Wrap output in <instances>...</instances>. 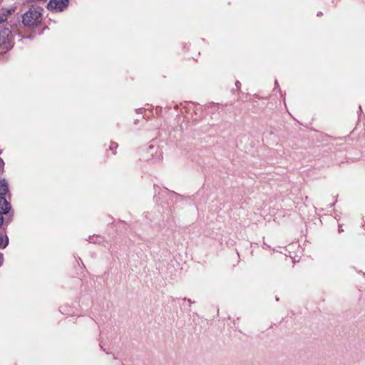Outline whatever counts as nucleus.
<instances>
[{
	"instance_id": "nucleus-5",
	"label": "nucleus",
	"mask_w": 365,
	"mask_h": 365,
	"mask_svg": "<svg viewBox=\"0 0 365 365\" xmlns=\"http://www.w3.org/2000/svg\"><path fill=\"white\" fill-rule=\"evenodd\" d=\"M14 11L13 9H9L2 8L0 9V24L5 22L7 20L9 15L11 14Z\"/></svg>"
},
{
	"instance_id": "nucleus-7",
	"label": "nucleus",
	"mask_w": 365,
	"mask_h": 365,
	"mask_svg": "<svg viewBox=\"0 0 365 365\" xmlns=\"http://www.w3.org/2000/svg\"><path fill=\"white\" fill-rule=\"evenodd\" d=\"M118 147V145L117 143L111 141L109 145V150L112 151L113 155H115Z\"/></svg>"
},
{
	"instance_id": "nucleus-2",
	"label": "nucleus",
	"mask_w": 365,
	"mask_h": 365,
	"mask_svg": "<svg viewBox=\"0 0 365 365\" xmlns=\"http://www.w3.org/2000/svg\"><path fill=\"white\" fill-rule=\"evenodd\" d=\"M11 31L7 28L0 31V50L6 51L11 48Z\"/></svg>"
},
{
	"instance_id": "nucleus-8",
	"label": "nucleus",
	"mask_w": 365,
	"mask_h": 365,
	"mask_svg": "<svg viewBox=\"0 0 365 365\" xmlns=\"http://www.w3.org/2000/svg\"><path fill=\"white\" fill-rule=\"evenodd\" d=\"M8 238H6V242L4 244V237L0 235V248H5L8 245Z\"/></svg>"
},
{
	"instance_id": "nucleus-13",
	"label": "nucleus",
	"mask_w": 365,
	"mask_h": 365,
	"mask_svg": "<svg viewBox=\"0 0 365 365\" xmlns=\"http://www.w3.org/2000/svg\"><path fill=\"white\" fill-rule=\"evenodd\" d=\"M1 153V150H0V154Z\"/></svg>"
},
{
	"instance_id": "nucleus-1",
	"label": "nucleus",
	"mask_w": 365,
	"mask_h": 365,
	"mask_svg": "<svg viewBox=\"0 0 365 365\" xmlns=\"http://www.w3.org/2000/svg\"><path fill=\"white\" fill-rule=\"evenodd\" d=\"M43 9L37 6H31L22 16V23L26 27L36 28L41 25L42 21Z\"/></svg>"
},
{
	"instance_id": "nucleus-9",
	"label": "nucleus",
	"mask_w": 365,
	"mask_h": 365,
	"mask_svg": "<svg viewBox=\"0 0 365 365\" xmlns=\"http://www.w3.org/2000/svg\"><path fill=\"white\" fill-rule=\"evenodd\" d=\"M3 262H4V257H3L2 254H0V267L1 266Z\"/></svg>"
},
{
	"instance_id": "nucleus-11",
	"label": "nucleus",
	"mask_w": 365,
	"mask_h": 365,
	"mask_svg": "<svg viewBox=\"0 0 365 365\" xmlns=\"http://www.w3.org/2000/svg\"><path fill=\"white\" fill-rule=\"evenodd\" d=\"M4 163L1 158H0V168H1L4 165Z\"/></svg>"
},
{
	"instance_id": "nucleus-4",
	"label": "nucleus",
	"mask_w": 365,
	"mask_h": 365,
	"mask_svg": "<svg viewBox=\"0 0 365 365\" xmlns=\"http://www.w3.org/2000/svg\"><path fill=\"white\" fill-rule=\"evenodd\" d=\"M11 206L3 196H0V214H7Z\"/></svg>"
},
{
	"instance_id": "nucleus-6",
	"label": "nucleus",
	"mask_w": 365,
	"mask_h": 365,
	"mask_svg": "<svg viewBox=\"0 0 365 365\" xmlns=\"http://www.w3.org/2000/svg\"><path fill=\"white\" fill-rule=\"evenodd\" d=\"M9 190L7 182L4 180H0V195H4Z\"/></svg>"
},
{
	"instance_id": "nucleus-3",
	"label": "nucleus",
	"mask_w": 365,
	"mask_h": 365,
	"mask_svg": "<svg viewBox=\"0 0 365 365\" xmlns=\"http://www.w3.org/2000/svg\"><path fill=\"white\" fill-rule=\"evenodd\" d=\"M70 0H50L48 3V9L53 11H63L65 10Z\"/></svg>"
},
{
	"instance_id": "nucleus-12",
	"label": "nucleus",
	"mask_w": 365,
	"mask_h": 365,
	"mask_svg": "<svg viewBox=\"0 0 365 365\" xmlns=\"http://www.w3.org/2000/svg\"><path fill=\"white\" fill-rule=\"evenodd\" d=\"M185 300H186V299H185ZM187 301L189 303V304H192V302L190 299H187Z\"/></svg>"
},
{
	"instance_id": "nucleus-10",
	"label": "nucleus",
	"mask_w": 365,
	"mask_h": 365,
	"mask_svg": "<svg viewBox=\"0 0 365 365\" xmlns=\"http://www.w3.org/2000/svg\"><path fill=\"white\" fill-rule=\"evenodd\" d=\"M4 222V218L2 217V214H0V227L2 225Z\"/></svg>"
}]
</instances>
